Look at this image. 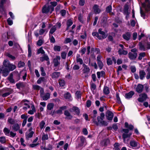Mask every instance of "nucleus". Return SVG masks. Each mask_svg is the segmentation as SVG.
Masks as SVG:
<instances>
[{"mask_svg": "<svg viewBox=\"0 0 150 150\" xmlns=\"http://www.w3.org/2000/svg\"><path fill=\"white\" fill-rule=\"evenodd\" d=\"M140 12L141 16L143 17L144 18H145V13L142 10L141 8H140Z\"/></svg>", "mask_w": 150, "mask_h": 150, "instance_id": "nucleus-62", "label": "nucleus"}, {"mask_svg": "<svg viewBox=\"0 0 150 150\" xmlns=\"http://www.w3.org/2000/svg\"><path fill=\"white\" fill-rule=\"evenodd\" d=\"M60 75V72H54L52 73L51 75V77L53 79H55L58 78Z\"/></svg>", "mask_w": 150, "mask_h": 150, "instance_id": "nucleus-24", "label": "nucleus"}, {"mask_svg": "<svg viewBox=\"0 0 150 150\" xmlns=\"http://www.w3.org/2000/svg\"><path fill=\"white\" fill-rule=\"evenodd\" d=\"M67 53L66 52H63L61 53V56L62 58L65 59L66 58Z\"/></svg>", "mask_w": 150, "mask_h": 150, "instance_id": "nucleus-47", "label": "nucleus"}, {"mask_svg": "<svg viewBox=\"0 0 150 150\" xmlns=\"http://www.w3.org/2000/svg\"><path fill=\"white\" fill-rule=\"evenodd\" d=\"M147 71L148 73L146 76V78L147 79H148L150 78V68L149 67L147 68Z\"/></svg>", "mask_w": 150, "mask_h": 150, "instance_id": "nucleus-51", "label": "nucleus"}, {"mask_svg": "<svg viewBox=\"0 0 150 150\" xmlns=\"http://www.w3.org/2000/svg\"><path fill=\"white\" fill-rule=\"evenodd\" d=\"M83 69L82 70V75H83L84 77L86 78L88 77L89 75L88 74L90 71V69L89 67L84 64H83Z\"/></svg>", "mask_w": 150, "mask_h": 150, "instance_id": "nucleus-3", "label": "nucleus"}, {"mask_svg": "<svg viewBox=\"0 0 150 150\" xmlns=\"http://www.w3.org/2000/svg\"><path fill=\"white\" fill-rule=\"evenodd\" d=\"M47 81L45 77H40L38 80L37 81V83L39 84L41 82H46Z\"/></svg>", "mask_w": 150, "mask_h": 150, "instance_id": "nucleus-29", "label": "nucleus"}, {"mask_svg": "<svg viewBox=\"0 0 150 150\" xmlns=\"http://www.w3.org/2000/svg\"><path fill=\"white\" fill-rule=\"evenodd\" d=\"M25 86V84L23 83H17L16 84L17 88L18 89L23 88Z\"/></svg>", "mask_w": 150, "mask_h": 150, "instance_id": "nucleus-32", "label": "nucleus"}, {"mask_svg": "<svg viewBox=\"0 0 150 150\" xmlns=\"http://www.w3.org/2000/svg\"><path fill=\"white\" fill-rule=\"evenodd\" d=\"M50 93H46L45 95L44 94L41 97L43 99V100H46L50 98Z\"/></svg>", "mask_w": 150, "mask_h": 150, "instance_id": "nucleus-25", "label": "nucleus"}, {"mask_svg": "<svg viewBox=\"0 0 150 150\" xmlns=\"http://www.w3.org/2000/svg\"><path fill=\"white\" fill-rule=\"evenodd\" d=\"M25 64L24 62L20 61L18 63V65L19 67H24Z\"/></svg>", "mask_w": 150, "mask_h": 150, "instance_id": "nucleus-60", "label": "nucleus"}, {"mask_svg": "<svg viewBox=\"0 0 150 150\" xmlns=\"http://www.w3.org/2000/svg\"><path fill=\"white\" fill-rule=\"evenodd\" d=\"M76 96L78 98L80 99L81 98V93L80 91H77L75 93Z\"/></svg>", "mask_w": 150, "mask_h": 150, "instance_id": "nucleus-50", "label": "nucleus"}, {"mask_svg": "<svg viewBox=\"0 0 150 150\" xmlns=\"http://www.w3.org/2000/svg\"><path fill=\"white\" fill-rule=\"evenodd\" d=\"M58 83L60 87H63L65 85V81L63 79H59Z\"/></svg>", "mask_w": 150, "mask_h": 150, "instance_id": "nucleus-38", "label": "nucleus"}, {"mask_svg": "<svg viewBox=\"0 0 150 150\" xmlns=\"http://www.w3.org/2000/svg\"><path fill=\"white\" fill-rule=\"evenodd\" d=\"M60 57L59 56H57L54 58L53 62L54 65L55 67H57L60 64Z\"/></svg>", "mask_w": 150, "mask_h": 150, "instance_id": "nucleus-6", "label": "nucleus"}, {"mask_svg": "<svg viewBox=\"0 0 150 150\" xmlns=\"http://www.w3.org/2000/svg\"><path fill=\"white\" fill-rule=\"evenodd\" d=\"M123 38L126 41L129 40L131 38V33L129 32H126L122 35Z\"/></svg>", "mask_w": 150, "mask_h": 150, "instance_id": "nucleus-10", "label": "nucleus"}, {"mask_svg": "<svg viewBox=\"0 0 150 150\" xmlns=\"http://www.w3.org/2000/svg\"><path fill=\"white\" fill-rule=\"evenodd\" d=\"M105 116L104 113L101 112L100 116H98L97 117L99 124H100L102 126H107L108 124L107 122L103 120L105 118Z\"/></svg>", "mask_w": 150, "mask_h": 150, "instance_id": "nucleus-1", "label": "nucleus"}, {"mask_svg": "<svg viewBox=\"0 0 150 150\" xmlns=\"http://www.w3.org/2000/svg\"><path fill=\"white\" fill-rule=\"evenodd\" d=\"M34 133V131L28 133L27 132H26L25 135L26 139L28 140L30 138L32 137Z\"/></svg>", "mask_w": 150, "mask_h": 150, "instance_id": "nucleus-21", "label": "nucleus"}, {"mask_svg": "<svg viewBox=\"0 0 150 150\" xmlns=\"http://www.w3.org/2000/svg\"><path fill=\"white\" fill-rule=\"evenodd\" d=\"M49 60V58L48 57V56L47 54H44L43 56L42 57H40V60L42 62H43L44 61H48Z\"/></svg>", "mask_w": 150, "mask_h": 150, "instance_id": "nucleus-23", "label": "nucleus"}, {"mask_svg": "<svg viewBox=\"0 0 150 150\" xmlns=\"http://www.w3.org/2000/svg\"><path fill=\"white\" fill-rule=\"evenodd\" d=\"M92 35L94 36H95L97 37V38L99 40H102L106 38V36H103L102 35H99V34L97 32L92 33Z\"/></svg>", "mask_w": 150, "mask_h": 150, "instance_id": "nucleus-12", "label": "nucleus"}, {"mask_svg": "<svg viewBox=\"0 0 150 150\" xmlns=\"http://www.w3.org/2000/svg\"><path fill=\"white\" fill-rule=\"evenodd\" d=\"M91 104V101L90 100H88L86 102V105L87 107L89 108L90 107Z\"/></svg>", "mask_w": 150, "mask_h": 150, "instance_id": "nucleus-64", "label": "nucleus"}, {"mask_svg": "<svg viewBox=\"0 0 150 150\" xmlns=\"http://www.w3.org/2000/svg\"><path fill=\"white\" fill-rule=\"evenodd\" d=\"M33 87L34 90H39L40 88L41 87L38 85H34L33 86Z\"/></svg>", "mask_w": 150, "mask_h": 150, "instance_id": "nucleus-52", "label": "nucleus"}, {"mask_svg": "<svg viewBox=\"0 0 150 150\" xmlns=\"http://www.w3.org/2000/svg\"><path fill=\"white\" fill-rule=\"evenodd\" d=\"M4 65L8 68L9 71H12L16 68V66L15 65L11 64L8 61L5 60L3 63Z\"/></svg>", "mask_w": 150, "mask_h": 150, "instance_id": "nucleus-2", "label": "nucleus"}, {"mask_svg": "<svg viewBox=\"0 0 150 150\" xmlns=\"http://www.w3.org/2000/svg\"><path fill=\"white\" fill-rule=\"evenodd\" d=\"M14 131H17L20 128V126L18 124L16 123L14 124L12 127Z\"/></svg>", "mask_w": 150, "mask_h": 150, "instance_id": "nucleus-31", "label": "nucleus"}, {"mask_svg": "<svg viewBox=\"0 0 150 150\" xmlns=\"http://www.w3.org/2000/svg\"><path fill=\"white\" fill-rule=\"evenodd\" d=\"M54 104L52 103H48L47 106V109L49 110H52L53 108Z\"/></svg>", "mask_w": 150, "mask_h": 150, "instance_id": "nucleus-35", "label": "nucleus"}, {"mask_svg": "<svg viewBox=\"0 0 150 150\" xmlns=\"http://www.w3.org/2000/svg\"><path fill=\"white\" fill-rule=\"evenodd\" d=\"M56 25L53 26L49 31V35L50 34L52 35L56 30Z\"/></svg>", "mask_w": 150, "mask_h": 150, "instance_id": "nucleus-36", "label": "nucleus"}, {"mask_svg": "<svg viewBox=\"0 0 150 150\" xmlns=\"http://www.w3.org/2000/svg\"><path fill=\"white\" fill-rule=\"evenodd\" d=\"M129 144L130 146L133 148L137 147V148H139L138 147L139 144L138 142L135 140H131Z\"/></svg>", "mask_w": 150, "mask_h": 150, "instance_id": "nucleus-13", "label": "nucleus"}, {"mask_svg": "<svg viewBox=\"0 0 150 150\" xmlns=\"http://www.w3.org/2000/svg\"><path fill=\"white\" fill-rule=\"evenodd\" d=\"M116 98L117 102L119 104L121 103V101L120 98L119 96V94L117 93L116 95Z\"/></svg>", "mask_w": 150, "mask_h": 150, "instance_id": "nucleus-57", "label": "nucleus"}, {"mask_svg": "<svg viewBox=\"0 0 150 150\" xmlns=\"http://www.w3.org/2000/svg\"><path fill=\"white\" fill-rule=\"evenodd\" d=\"M64 98L67 99L71 100V94L69 92H67L64 95Z\"/></svg>", "mask_w": 150, "mask_h": 150, "instance_id": "nucleus-34", "label": "nucleus"}, {"mask_svg": "<svg viewBox=\"0 0 150 150\" xmlns=\"http://www.w3.org/2000/svg\"><path fill=\"white\" fill-rule=\"evenodd\" d=\"M145 55L146 53L145 52H143L140 53L138 57V59L139 60H141L143 57H145Z\"/></svg>", "mask_w": 150, "mask_h": 150, "instance_id": "nucleus-44", "label": "nucleus"}, {"mask_svg": "<svg viewBox=\"0 0 150 150\" xmlns=\"http://www.w3.org/2000/svg\"><path fill=\"white\" fill-rule=\"evenodd\" d=\"M48 139V135L47 134H44L42 137V140H47Z\"/></svg>", "mask_w": 150, "mask_h": 150, "instance_id": "nucleus-56", "label": "nucleus"}, {"mask_svg": "<svg viewBox=\"0 0 150 150\" xmlns=\"http://www.w3.org/2000/svg\"><path fill=\"white\" fill-rule=\"evenodd\" d=\"M137 56V53L129 52L128 53V57L131 60H134Z\"/></svg>", "mask_w": 150, "mask_h": 150, "instance_id": "nucleus-14", "label": "nucleus"}, {"mask_svg": "<svg viewBox=\"0 0 150 150\" xmlns=\"http://www.w3.org/2000/svg\"><path fill=\"white\" fill-rule=\"evenodd\" d=\"M9 71L7 68H5L3 70H1V73L3 74V75L4 76H6L9 73Z\"/></svg>", "mask_w": 150, "mask_h": 150, "instance_id": "nucleus-20", "label": "nucleus"}, {"mask_svg": "<svg viewBox=\"0 0 150 150\" xmlns=\"http://www.w3.org/2000/svg\"><path fill=\"white\" fill-rule=\"evenodd\" d=\"M64 115L66 116L65 117L66 119L71 120L73 117L71 115L70 112L68 110L64 111Z\"/></svg>", "mask_w": 150, "mask_h": 150, "instance_id": "nucleus-15", "label": "nucleus"}, {"mask_svg": "<svg viewBox=\"0 0 150 150\" xmlns=\"http://www.w3.org/2000/svg\"><path fill=\"white\" fill-rule=\"evenodd\" d=\"M132 135V133L129 132V133H123L122 135V138H129Z\"/></svg>", "mask_w": 150, "mask_h": 150, "instance_id": "nucleus-37", "label": "nucleus"}, {"mask_svg": "<svg viewBox=\"0 0 150 150\" xmlns=\"http://www.w3.org/2000/svg\"><path fill=\"white\" fill-rule=\"evenodd\" d=\"M96 85L94 83H92L91 84V88L94 94L96 93Z\"/></svg>", "mask_w": 150, "mask_h": 150, "instance_id": "nucleus-28", "label": "nucleus"}, {"mask_svg": "<svg viewBox=\"0 0 150 150\" xmlns=\"http://www.w3.org/2000/svg\"><path fill=\"white\" fill-rule=\"evenodd\" d=\"M103 91L104 94L105 95H108L110 93V90L108 87L107 86L104 87Z\"/></svg>", "mask_w": 150, "mask_h": 150, "instance_id": "nucleus-33", "label": "nucleus"}, {"mask_svg": "<svg viewBox=\"0 0 150 150\" xmlns=\"http://www.w3.org/2000/svg\"><path fill=\"white\" fill-rule=\"evenodd\" d=\"M76 62L77 63H79L80 64H83V62L82 59L81 58H79L77 57L76 59Z\"/></svg>", "mask_w": 150, "mask_h": 150, "instance_id": "nucleus-55", "label": "nucleus"}, {"mask_svg": "<svg viewBox=\"0 0 150 150\" xmlns=\"http://www.w3.org/2000/svg\"><path fill=\"white\" fill-rule=\"evenodd\" d=\"M86 50V49L85 47H82L81 48V49L79 51V52L81 53V55H83V54H85Z\"/></svg>", "mask_w": 150, "mask_h": 150, "instance_id": "nucleus-54", "label": "nucleus"}, {"mask_svg": "<svg viewBox=\"0 0 150 150\" xmlns=\"http://www.w3.org/2000/svg\"><path fill=\"white\" fill-rule=\"evenodd\" d=\"M31 108H32V110L29 111L28 112V113L30 115H33V114L34 112H35V108L34 105H32L31 106Z\"/></svg>", "mask_w": 150, "mask_h": 150, "instance_id": "nucleus-39", "label": "nucleus"}, {"mask_svg": "<svg viewBox=\"0 0 150 150\" xmlns=\"http://www.w3.org/2000/svg\"><path fill=\"white\" fill-rule=\"evenodd\" d=\"M118 53L119 55H127L128 53V52L124 50V49H119L118 50Z\"/></svg>", "mask_w": 150, "mask_h": 150, "instance_id": "nucleus-27", "label": "nucleus"}, {"mask_svg": "<svg viewBox=\"0 0 150 150\" xmlns=\"http://www.w3.org/2000/svg\"><path fill=\"white\" fill-rule=\"evenodd\" d=\"M125 128L128 129H123L122 131L124 132V133H129V130H132L134 128V126L132 125H129L128 123L127 122H125Z\"/></svg>", "mask_w": 150, "mask_h": 150, "instance_id": "nucleus-4", "label": "nucleus"}, {"mask_svg": "<svg viewBox=\"0 0 150 150\" xmlns=\"http://www.w3.org/2000/svg\"><path fill=\"white\" fill-rule=\"evenodd\" d=\"M107 63L108 65H110L112 64V62L110 58H108L107 59Z\"/></svg>", "mask_w": 150, "mask_h": 150, "instance_id": "nucleus-63", "label": "nucleus"}, {"mask_svg": "<svg viewBox=\"0 0 150 150\" xmlns=\"http://www.w3.org/2000/svg\"><path fill=\"white\" fill-rule=\"evenodd\" d=\"M146 73L144 70H141L139 71V75L140 79L143 80L145 77Z\"/></svg>", "mask_w": 150, "mask_h": 150, "instance_id": "nucleus-26", "label": "nucleus"}, {"mask_svg": "<svg viewBox=\"0 0 150 150\" xmlns=\"http://www.w3.org/2000/svg\"><path fill=\"white\" fill-rule=\"evenodd\" d=\"M28 56L29 57H30L32 55V51L30 48V46L29 44H28Z\"/></svg>", "mask_w": 150, "mask_h": 150, "instance_id": "nucleus-42", "label": "nucleus"}, {"mask_svg": "<svg viewBox=\"0 0 150 150\" xmlns=\"http://www.w3.org/2000/svg\"><path fill=\"white\" fill-rule=\"evenodd\" d=\"M129 10V6L128 5L126 4L124 6V8L123 9V13L124 14H126L127 15H129V13L128 11Z\"/></svg>", "mask_w": 150, "mask_h": 150, "instance_id": "nucleus-19", "label": "nucleus"}, {"mask_svg": "<svg viewBox=\"0 0 150 150\" xmlns=\"http://www.w3.org/2000/svg\"><path fill=\"white\" fill-rule=\"evenodd\" d=\"M3 132L6 136H9V133L10 132V130L6 127H5L4 128Z\"/></svg>", "mask_w": 150, "mask_h": 150, "instance_id": "nucleus-40", "label": "nucleus"}, {"mask_svg": "<svg viewBox=\"0 0 150 150\" xmlns=\"http://www.w3.org/2000/svg\"><path fill=\"white\" fill-rule=\"evenodd\" d=\"M73 23L71 19H69L67 22V26H68V27H69L72 25Z\"/></svg>", "mask_w": 150, "mask_h": 150, "instance_id": "nucleus-49", "label": "nucleus"}, {"mask_svg": "<svg viewBox=\"0 0 150 150\" xmlns=\"http://www.w3.org/2000/svg\"><path fill=\"white\" fill-rule=\"evenodd\" d=\"M13 78V74L11 73L9 76L8 77V81L10 82V83H15V81Z\"/></svg>", "mask_w": 150, "mask_h": 150, "instance_id": "nucleus-30", "label": "nucleus"}, {"mask_svg": "<svg viewBox=\"0 0 150 150\" xmlns=\"http://www.w3.org/2000/svg\"><path fill=\"white\" fill-rule=\"evenodd\" d=\"M6 55L7 57L10 58L12 60H14L16 59V57H15L13 56L9 53H7Z\"/></svg>", "mask_w": 150, "mask_h": 150, "instance_id": "nucleus-58", "label": "nucleus"}, {"mask_svg": "<svg viewBox=\"0 0 150 150\" xmlns=\"http://www.w3.org/2000/svg\"><path fill=\"white\" fill-rule=\"evenodd\" d=\"M7 0H1L0 2V7L2 8L4 4L6 3Z\"/></svg>", "mask_w": 150, "mask_h": 150, "instance_id": "nucleus-59", "label": "nucleus"}, {"mask_svg": "<svg viewBox=\"0 0 150 150\" xmlns=\"http://www.w3.org/2000/svg\"><path fill=\"white\" fill-rule=\"evenodd\" d=\"M134 92L133 91H131L128 93H126L125 94V98L127 99H129L132 98L134 95Z\"/></svg>", "mask_w": 150, "mask_h": 150, "instance_id": "nucleus-16", "label": "nucleus"}, {"mask_svg": "<svg viewBox=\"0 0 150 150\" xmlns=\"http://www.w3.org/2000/svg\"><path fill=\"white\" fill-rule=\"evenodd\" d=\"M99 34L102 35L103 36H107L105 35V33L103 31H102V29L101 28H99L98 30V33Z\"/></svg>", "mask_w": 150, "mask_h": 150, "instance_id": "nucleus-43", "label": "nucleus"}, {"mask_svg": "<svg viewBox=\"0 0 150 150\" xmlns=\"http://www.w3.org/2000/svg\"><path fill=\"white\" fill-rule=\"evenodd\" d=\"M7 121L9 124L12 125L14 124L15 122V121L13 119L10 117L8 118Z\"/></svg>", "mask_w": 150, "mask_h": 150, "instance_id": "nucleus-45", "label": "nucleus"}, {"mask_svg": "<svg viewBox=\"0 0 150 150\" xmlns=\"http://www.w3.org/2000/svg\"><path fill=\"white\" fill-rule=\"evenodd\" d=\"M51 8L52 11H53L54 8L52 7L51 6H50L47 7L46 6H45L42 9V12L43 13H48L50 11V9Z\"/></svg>", "mask_w": 150, "mask_h": 150, "instance_id": "nucleus-9", "label": "nucleus"}, {"mask_svg": "<svg viewBox=\"0 0 150 150\" xmlns=\"http://www.w3.org/2000/svg\"><path fill=\"white\" fill-rule=\"evenodd\" d=\"M112 8L111 5L107 7L106 8V11L107 13H109L110 15L112 16L114 15V13L112 12Z\"/></svg>", "mask_w": 150, "mask_h": 150, "instance_id": "nucleus-18", "label": "nucleus"}, {"mask_svg": "<svg viewBox=\"0 0 150 150\" xmlns=\"http://www.w3.org/2000/svg\"><path fill=\"white\" fill-rule=\"evenodd\" d=\"M37 53L38 54L40 53L45 54V52L43 50L42 47H41L38 50Z\"/></svg>", "mask_w": 150, "mask_h": 150, "instance_id": "nucleus-48", "label": "nucleus"}, {"mask_svg": "<svg viewBox=\"0 0 150 150\" xmlns=\"http://www.w3.org/2000/svg\"><path fill=\"white\" fill-rule=\"evenodd\" d=\"M97 64L100 69H102L103 66V62L102 61L98 62H97Z\"/></svg>", "mask_w": 150, "mask_h": 150, "instance_id": "nucleus-53", "label": "nucleus"}, {"mask_svg": "<svg viewBox=\"0 0 150 150\" xmlns=\"http://www.w3.org/2000/svg\"><path fill=\"white\" fill-rule=\"evenodd\" d=\"M6 142V138L4 136L0 137V142L2 144L5 143Z\"/></svg>", "mask_w": 150, "mask_h": 150, "instance_id": "nucleus-41", "label": "nucleus"}, {"mask_svg": "<svg viewBox=\"0 0 150 150\" xmlns=\"http://www.w3.org/2000/svg\"><path fill=\"white\" fill-rule=\"evenodd\" d=\"M144 88V85L139 83L136 87L135 91L138 93H141L142 92Z\"/></svg>", "mask_w": 150, "mask_h": 150, "instance_id": "nucleus-8", "label": "nucleus"}, {"mask_svg": "<svg viewBox=\"0 0 150 150\" xmlns=\"http://www.w3.org/2000/svg\"><path fill=\"white\" fill-rule=\"evenodd\" d=\"M71 110L75 112L77 115H79L80 113V110L77 107L73 106L71 108Z\"/></svg>", "mask_w": 150, "mask_h": 150, "instance_id": "nucleus-22", "label": "nucleus"}, {"mask_svg": "<svg viewBox=\"0 0 150 150\" xmlns=\"http://www.w3.org/2000/svg\"><path fill=\"white\" fill-rule=\"evenodd\" d=\"M106 117L109 120H112L113 117V114L111 112L107 111L106 114Z\"/></svg>", "mask_w": 150, "mask_h": 150, "instance_id": "nucleus-11", "label": "nucleus"}, {"mask_svg": "<svg viewBox=\"0 0 150 150\" xmlns=\"http://www.w3.org/2000/svg\"><path fill=\"white\" fill-rule=\"evenodd\" d=\"M45 124V123L44 121H42L40 124V128L42 129L44 127Z\"/></svg>", "mask_w": 150, "mask_h": 150, "instance_id": "nucleus-61", "label": "nucleus"}, {"mask_svg": "<svg viewBox=\"0 0 150 150\" xmlns=\"http://www.w3.org/2000/svg\"><path fill=\"white\" fill-rule=\"evenodd\" d=\"M94 12L96 14L99 13L100 12V10L99 8V6L97 4L95 5L93 7Z\"/></svg>", "mask_w": 150, "mask_h": 150, "instance_id": "nucleus-17", "label": "nucleus"}, {"mask_svg": "<svg viewBox=\"0 0 150 150\" xmlns=\"http://www.w3.org/2000/svg\"><path fill=\"white\" fill-rule=\"evenodd\" d=\"M61 47L59 46L55 45L54 47V50L55 51L59 52L61 50Z\"/></svg>", "mask_w": 150, "mask_h": 150, "instance_id": "nucleus-46", "label": "nucleus"}, {"mask_svg": "<svg viewBox=\"0 0 150 150\" xmlns=\"http://www.w3.org/2000/svg\"><path fill=\"white\" fill-rule=\"evenodd\" d=\"M142 6L145 8L146 11H149L150 10V1L145 0V3L142 4Z\"/></svg>", "mask_w": 150, "mask_h": 150, "instance_id": "nucleus-5", "label": "nucleus"}, {"mask_svg": "<svg viewBox=\"0 0 150 150\" xmlns=\"http://www.w3.org/2000/svg\"><path fill=\"white\" fill-rule=\"evenodd\" d=\"M139 97L137 99L139 102H142L145 100L147 98V95L145 93H141L139 95Z\"/></svg>", "mask_w": 150, "mask_h": 150, "instance_id": "nucleus-7", "label": "nucleus"}]
</instances>
